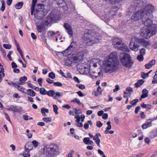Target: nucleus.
<instances>
[{"label": "nucleus", "mask_w": 157, "mask_h": 157, "mask_svg": "<svg viewBox=\"0 0 157 157\" xmlns=\"http://www.w3.org/2000/svg\"><path fill=\"white\" fill-rule=\"evenodd\" d=\"M118 63L117 53L113 52L110 53L108 59L102 63L105 72L112 73L115 71L117 69Z\"/></svg>", "instance_id": "nucleus-1"}, {"label": "nucleus", "mask_w": 157, "mask_h": 157, "mask_svg": "<svg viewBox=\"0 0 157 157\" xmlns=\"http://www.w3.org/2000/svg\"><path fill=\"white\" fill-rule=\"evenodd\" d=\"M88 29L85 30L83 39L84 43L88 46H91L95 43H98L101 39V37L98 33H90Z\"/></svg>", "instance_id": "nucleus-2"}, {"label": "nucleus", "mask_w": 157, "mask_h": 157, "mask_svg": "<svg viewBox=\"0 0 157 157\" xmlns=\"http://www.w3.org/2000/svg\"><path fill=\"white\" fill-rule=\"evenodd\" d=\"M87 54L86 49L79 48V73L82 74H86L89 72L88 66L84 63L85 61L83 60Z\"/></svg>", "instance_id": "nucleus-3"}, {"label": "nucleus", "mask_w": 157, "mask_h": 157, "mask_svg": "<svg viewBox=\"0 0 157 157\" xmlns=\"http://www.w3.org/2000/svg\"><path fill=\"white\" fill-rule=\"evenodd\" d=\"M156 32V29L154 26H144L141 28L140 33L141 36L148 39L150 37L155 35Z\"/></svg>", "instance_id": "nucleus-4"}, {"label": "nucleus", "mask_w": 157, "mask_h": 157, "mask_svg": "<svg viewBox=\"0 0 157 157\" xmlns=\"http://www.w3.org/2000/svg\"><path fill=\"white\" fill-rule=\"evenodd\" d=\"M43 152L52 157L56 156L59 153V147L56 144H51L50 145L45 146L43 148Z\"/></svg>", "instance_id": "nucleus-5"}, {"label": "nucleus", "mask_w": 157, "mask_h": 157, "mask_svg": "<svg viewBox=\"0 0 157 157\" xmlns=\"http://www.w3.org/2000/svg\"><path fill=\"white\" fill-rule=\"evenodd\" d=\"M119 59L121 64L124 66L128 68L131 67L134 63L130 55L124 52L121 53Z\"/></svg>", "instance_id": "nucleus-6"}, {"label": "nucleus", "mask_w": 157, "mask_h": 157, "mask_svg": "<svg viewBox=\"0 0 157 157\" xmlns=\"http://www.w3.org/2000/svg\"><path fill=\"white\" fill-rule=\"evenodd\" d=\"M50 7L48 6H42L36 10L34 14L35 18L38 20H41L49 11Z\"/></svg>", "instance_id": "nucleus-7"}, {"label": "nucleus", "mask_w": 157, "mask_h": 157, "mask_svg": "<svg viewBox=\"0 0 157 157\" xmlns=\"http://www.w3.org/2000/svg\"><path fill=\"white\" fill-rule=\"evenodd\" d=\"M144 13L143 10L141 9L134 13L131 16V20L133 21H136L143 19Z\"/></svg>", "instance_id": "nucleus-8"}, {"label": "nucleus", "mask_w": 157, "mask_h": 157, "mask_svg": "<svg viewBox=\"0 0 157 157\" xmlns=\"http://www.w3.org/2000/svg\"><path fill=\"white\" fill-rule=\"evenodd\" d=\"M141 10H143L145 18L147 17V16L152 17L153 11L154 10V8L151 5H148L146 6L144 9Z\"/></svg>", "instance_id": "nucleus-9"}, {"label": "nucleus", "mask_w": 157, "mask_h": 157, "mask_svg": "<svg viewBox=\"0 0 157 157\" xmlns=\"http://www.w3.org/2000/svg\"><path fill=\"white\" fill-rule=\"evenodd\" d=\"M60 16L55 11H52L50 13L48 18V20L50 22H53L56 21L60 20Z\"/></svg>", "instance_id": "nucleus-10"}, {"label": "nucleus", "mask_w": 157, "mask_h": 157, "mask_svg": "<svg viewBox=\"0 0 157 157\" xmlns=\"http://www.w3.org/2000/svg\"><path fill=\"white\" fill-rule=\"evenodd\" d=\"M67 50H68L70 54L73 52H78V46L77 42L75 41H72L67 48Z\"/></svg>", "instance_id": "nucleus-11"}, {"label": "nucleus", "mask_w": 157, "mask_h": 157, "mask_svg": "<svg viewBox=\"0 0 157 157\" xmlns=\"http://www.w3.org/2000/svg\"><path fill=\"white\" fill-rule=\"evenodd\" d=\"M101 61L99 59L93 58L90 61V67L93 66L94 67H101Z\"/></svg>", "instance_id": "nucleus-12"}, {"label": "nucleus", "mask_w": 157, "mask_h": 157, "mask_svg": "<svg viewBox=\"0 0 157 157\" xmlns=\"http://www.w3.org/2000/svg\"><path fill=\"white\" fill-rule=\"evenodd\" d=\"M152 17L147 16L145 18L144 17L143 19H142V21L144 26H154L155 27L156 26L153 25L152 21L150 19V18Z\"/></svg>", "instance_id": "nucleus-13"}, {"label": "nucleus", "mask_w": 157, "mask_h": 157, "mask_svg": "<svg viewBox=\"0 0 157 157\" xmlns=\"http://www.w3.org/2000/svg\"><path fill=\"white\" fill-rule=\"evenodd\" d=\"M138 42V41H135L134 42L132 40L129 45L130 48L131 50L135 52L137 51L139 46V45L137 44Z\"/></svg>", "instance_id": "nucleus-14"}, {"label": "nucleus", "mask_w": 157, "mask_h": 157, "mask_svg": "<svg viewBox=\"0 0 157 157\" xmlns=\"http://www.w3.org/2000/svg\"><path fill=\"white\" fill-rule=\"evenodd\" d=\"M55 2L60 7H62L63 10H67V4L63 0H55Z\"/></svg>", "instance_id": "nucleus-15"}, {"label": "nucleus", "mask_w": 157, "mask_h": 157, "mask_svg": "<svg viewBox=\"0 0 157 157\" xmlns=\"http://www.w3.org/2000/svg\"><path fill=\"white\" fill-rule=\"evenodd\" d=\"M69 36L71 37L73 36V31L71 25L68 23H65L63 25Z\"/></svg>", "instance_id": "nucleus-16"}, {"label": "nucleus", "mask_w": 157, "mask_h": 157, "mask_svg": "<svg viewBox=\"0 0 157 157\" xmlns=\"http://www.w3.org/2000/svg\"><path fill=\"white\" fill-rule=\"evenodd\" d=\"M138 43L144 47L147 48L150 46V44L149 41L144 39H140L138 40Z\"/></svg>", "instance_id": "nucleus-17"}, {"label": "nucleus", "mask_w": 157, "mask_h": 157, "mask_svg": "<svg viewBox=\"0 0 157 157\" xmlns=\"http://www.w3.org/2000/svg\"><path fill=\"white\" fill-rule=\"evenodd\" d=\"M119 50L123 51L129 52V49L125 44L122 42L117 46V48H115Z\"/></svg>", "instance_id": "nucleus-18"}, {"label": "nucleus", "mask_w": 157, "mask_h": 157, "mask_svg": "<svg viewBox=\"0 0 157 157\" xmlns=\"http://www.w3.org/2000/svg\"><path fill=\"white\" fill-rule=\"evenodd\" d=\"M36 25L37 31L38 33H42L43 31L45 29L44 23L42 22H40L39 25L37 22H36Z\"/></svg>", "instance_id": "nucleus-19"}, {"label": "nucleus", "mask_w": 157, "mask_h": 157, "mask_svg": "<svg viewBox=\"0 0 157 157\" xmlns=\"http://www.w3.org/2000/svg\"><path fill=\"white\" fill-rule=\"evenodd\" d=\"M27 80V77L26 76H23L21 77L19 79L18 82L15 81L16 83L17 88H19L20 87V85H22L25 83V82Z\"/></svg>", "instance_id": "nucleus-20"}, {"label": "nucleus", "mask_w": 157, "mask_h": 157, "mask_svg": "<svg viewBox=\"0 0 157 157\" xmlns=\"http://www.w3.org/2000/svg\"><path fill=\"white\" fill-rule=\"evenodd\" d=\"M122 42V40L119 38H114L113 39V44L114 47L117 48V46Z\"/></svg>", "instance_id": "nucleus-21"}, {"label": "nucleus", "mask_w": 157, "mask_h": 157, "mask_svg": "<svg viewBox=\"0 0 157 157\" xmlns=\"http://www.w3.org/2000/svg\"><path fill=\"white\" fill-rule=\"evenodd\" d=\"M73 63H78V52H74L72 56Z\"/></svg>", "instance_id": "nucleus-22"}, {"label": "nucleus", "mask_w": 157, "mask_h": 157, "mask_svg": "<svg viewBox=\"0 0 157 157\" xmlns=\"http://www.w3.org/2000/svg\"><path fill=\"white\" fill-rule=\"evenodd\" d=\"M99 136L101 137V135L100 133H98L94 136L93 139L95 141L98 146L100 147V140L98 138Z\"/></svg>", "instance_id": "nucleus-23"}, {"label": "nucleus", "mask_w": 157, "mask_h": 157, "mask_svg": "<svg viewBox=\"0 0 157 157\" xmlns=\"http://www.w3.org/2000/svg\"><path fill=\"white\" fill-rule=\"evenodd\" d=\"M90 75L92 79H95L100 75L101 74H102V72H96L93 71H90Z\"/></svg>", "instance_id": "nucleus-24"}, {"label": "nucleus", "mask_w": 157, "mask_h": 157, "mask_svg": "<svg viewBox=\"0 0 157 157\" xmlns=\"http://www.w3.org/2000/svg\"><path fill=\"white\" fill-rule=\"evenodd\" d=\"M78 110L77 109L75 108H74L73 109V112H72V114L73 116L76 115L75 117L76 119V125L77 126H78Z\"/></svg>", "instance_id": "nucleus-25"}, {"label": "nucleus", "mask_w": 157, "mask_h": 157, "mask_svg": "<svg viewBox=\"0 0 157 157\" xmlns=\"http://www.w3.org/2000/svg\"><path fill=\"white\" fill-rule=\"evenodd\" d=\"M133 89H126L127 92H124L123 97L124 98H128L130 97L131 93L133 92Z\"/></svg>", "instance_id": "nucleus-26"}, {"label": "nucleus", "mask_w": 157, "mask_h": 157, "mask_svg": "<svg viewBox=\"0 0 157 157\" xmlns=\"http://www.w3.org/2000/svg\"><path fill=\"white\" fill-rule=\"evenodd\" d=\"M103 90L101 89H94L92 93V94L95 97H97L101 94Z\"/></svg>", "instance_id": "nucleus-27"}, {"label": "nucleus", "mask_w": 157, "mask_h": 157, "mask_svg": "<svg viewBox=\"0 0 157 157\" xmlns=\"http://www.w3.org/2000/svg\"><path fill=\"white\" fill-rule=\"evenodd\" d=\"M33 148L32 144L31 142H29L25 145V150L30 151Z\"/></svg>", "instance_id": "nucleus-28"}, {"label": "nucleus", "mask_w": 157, "mask_h": 157, "mask_svg": "<svg viewBox=\"0 0 157 157\" xmlns=\"http://www.w3.org/2000/svg\"><path fill=\"white\" fill-rule=\"evenodd\" d=\"M155 63V60L152 59L149 63L145 65V67L146 69H148L151 68Z\"/></svg>", "instance_id": "nucleus-29"}, {"label": "nucleus", "mask_w": 157, "mask_h": 157, "mask_svg": "<svg viewBox=\"0 0 157 157\" xmlns=\"http://www.w3.org/2000/svg\"><path fill=\"white\" fill-rule=\"evenodd\" d=\"M84 143L87 145H93V142L92 141L90 140L89 137H85L83 139Z\"/></svg>", "instance_id": "nucleus-30"}, {"label": "nucleus", "mask_w": 157, "mask_h": 157, "mask_svg": "<svg viewBox=\"0 0 157 157\" xmlns=\"http://www.w3.org/2000/svg\"><path fill=\"white\" fill-rule=\"evenodd\" d=\"M152 126V124L151 121L150 122H147L142 125V127L143 129H144L151 127Z\"/></svg>", "instance_id": "nucleus-31"}, {"label": "nucleus", "mask_w": 157, "mask_h": 157, "mask_svg": "<svg viewBox=\"0 0 157 157\" xmlns=\"http://www.w3.org/2000/svg\"><path fill=\"white\" fill-rule=\"evenodd\" d=\"M148 91L146 89H143L142 92V94L141 96L142 98H144L148 96Z\"/></svg>", "instance_id": "nucleus-32"}, {"label": "nucleus", "mask_w": 157, "mask_h": 157, "mask_svg": "<svg viewBox=\"0 0 157 157\" xmlns=\"http://www.w3.org/2000/svg\"><path fill=\"white\" fill-rule=\"evenodd\" d=\"M8 110L15 112H17L18 111V109L17 108V106L13 105H10L9 108H8Z\"/></svg>", "instance_id": "nucleus-33"}, {"label": "nucleus", "mask_w": 157, "mask_h": 157, "mask_svg": "<svg viewBox=\"0 0 157 157\" xmlns=\"http://www.w3.org/2000/svg\"><path fill=\"white\" fill-rule=\"evenodd\" d=\"M27 94L31 96H34L36 94L35 93L32 89H28L27 91Z\"/></svg>", "instance_id": "nucleus-34"}, {"label": "nucleus", "mask_w": 157, "mask_h": 157, "mask_svg": "<svg viewBox=\"0 0 157 157\" xmlns=\"http://www.w3.org/2000/svg\"><path fill=\"white\" fill-rule=\"evenodd\" d=\"M144 82V81L142 79H140L135 84V86L136 87H139L141 86Z\"/></svg>", "instance_id": "nucleus-35"}, {"label": "nucleus", "mask_w": 157, "mask_h": 157, "mask_svg": "<svg viewBox=\"0 0 157 157\" xmlns=\"http://www.w3.org/2000/svg\"><path fill=\"white\" fill-rule=\"evenodd\" d=\"M41 112L43 115L44 116H46L45 113H48L49 112V110L48 109L42 108L41 109Z\"/></svg>", "instance_id": "nucleus-36"}, {"label": "nucleus", "mask_w": 157, "mask_h": 157, "mask_svg": "<svg viewBox=\"0 0 157 157\" xmlns=\"http://www.w3.org/2000/svg\"><path fill=\"white\" fill-rule=\"evenodd\" d=\"M23 5V2H17L15 6L16 8L17 9H20Z\"/></svg>", "instance_id": "nucleus-37"}, {"label": "nucleus", "mask_w": 157, "mask_h": 157, "mask_svg": "<svg viewBox=\"0 0 157 157\" xmlns=\"http://www.w3.org/2000/svg\"><path fill=\"white\" fill-rule=\"evenodd\" d=\"M69 52L68 50H67V48L64 51L61 52H57L56 55H58V53L59 54L61 53V54H63L64 56H67L68 55Z\"/></svg>", "instance_id": "nucleus-38"}, {"label": "nucleus", "mask_w": 157, "mask_h": 157, "mask_svg": "<svg viewBox=\"0 0 157 157\" xmlns=\"http://www.w3.org/2000/svg\"><path fill=\"white\" fill-rule=\"evenodd\" d=\"M55 93L54 90H50L47 92V94L50 97H52Z\"/></svg>", "instance_id": "nucleus-39"}, {"label": "nucleus", "mask_w": 157, "mask_h": 157, "mask_svg": "<svg viewBox=\"0 0 157 157\" xmlns=\"http://www.w3.org/2000/svg\"><path fill=\"white\" fill-rule=\"evenodd\" d=\"M43 120L44 121L48 123L49 122H51L52 119L50 117H44L43 118Z\"/></svg>", "instance_id": "nucleus-40"}, {"label": "nucleus", "mask_w": 157, "mask_h": 157, "mask_svg": "<svg viewBox=\"0 0 157 157\" xmlns=\"http://www.w3.org/2000/svg\"><path fill=\"white\" fill-rule=\"evenodd\" d=\"M0 74H2L3 76H5V74L4 73V68L3 66L0 63Z\"/></svg>", "instance_id": "nucleus-41"}, {"label": "nucleus", "mask_w": 157, "mask_h": 157, "mask_svg": "<svg viewBox=\"0 0 157 157\" xmlns=\"http://www.w3.org/2000/svg\"><path fill=\"white\" fill-rule=\"evenodd\" d=\"M2 6L1 8V10L2 11L4 10L5 8V1L3 0L1 1Z\"/></svg>", "instance_id": "nucleus-42"}, {"label": "nucleus", "mask_w": 157, "mask_h": 157, "mask_svg": "<svg viewBox=\"0 0 157 157\" xmlns=\"http://www.w3.org/2000/svg\"><path fill=\"white\" fill-rule=\"evenodd\" d=\"M15 44L17 47V50L18 52H19V53H20L22 51L21 49H20L19 45V44L16 41V40H15Z\"/></svg>", "instance_id": "nucleus-43"}, {"label": "nucleus", "mask_w": 157, "mask_h": 157, "mask_svg": "<svg viewBox=\"0 0 157 157\" xmlns=\"http://www.w3.org/2000/svg\"><path fill=\"white\" fill-rule=\"evenodd\" d=\"M29 151L25 150V151L23 153V155L25 157H29L30 156V154Z\"/></svg>", "instance_id": "nucleus-44"}, {"label": "nucleus", "mask_w": 157, "mask_h": 157, "mask_svg": "<svg viewBox=\"0 0 157 157\" xmlns=\"http://www.w3.org/2000/svg\"><path fill=\"white\" fill-rule=\"evenodd\" d=\"M138 101V100L137 99H135L132 100V101L130 102V103L133 105L134 106L136 105V103Z\"/></svg>", "instance_id": "nucleus-45"}, {"label": "nucleus", "mask_w": 157, "mask_h": 157, "mask_svg": "<svg viewBox=\"0 0 157 157\" xmlns=\"http://www.w3.org/2000/svg\"><path fill=\"white\" fill-rule=\"evenodd\" d=\"M143 56L144 55L141 54H140V55L138 56L137 57V59L140 61H142L144 59Z\"/></svg>", "instance_id": "nucleus-46"}, {"label": "nucleus", "mask_w": 157, "mask_h": 157, "mask_svg": "<svg viewBox=\"0 0 157 157\" xmlns=\"http://www.w3.org/2000/svg\"><path fill=\"white\" fill-rule=\"evenodd\" d=\"M55 34H56V32L53 31H49L48 32V36L52 37Z\"/></svg>", "instance_id": "nucleus-47"}, {"label": "nucleus", "mask_w": 157, "mask_h": 157, "mask_svg": "<svg viewBox=\"0 0 157 157\" xmlns=\"http://www.w3.org/2000/svg\"><path fill=\"white\" fill-rule=\"evenodd\" d=\"M53 108L54 111L55 112L56 114H58V112L57 111L58 108L57 106L56 105H53Z\"/></svg>", "instance_id": "nucleus-48"}, {"label": "nucleus", "mask_w": 157, "mask_h": 157, "mask_svg": "<svg viewBox=\"0 0 157 157\" xmlns=\"http://www.w3.org/2000/svg\"><path fill=\"white\" fill-rule=\"evenodd\" d=\"M48 76L50 78L53 79L55 78V75L53 72H51L48 74Z\"/></svg>", "instance_id": "nucleus-49"}, {"label": "nucleus", "mask_w": 157, "mask_h": 157, "mask_svg": "<svg viewBox=\"0 0 157 157\" xmlns=\"http://www.w3.org/2000/svg\"><path fill=\"white\" fill-rule=\"evenodd\" d=\"M40 93L43 95H45L47 94V92L45 89H40Z\"/></svg>", "instance_id": "nucleus-50"}, {"label": "nucleus", "mask_w": 157, "mask_h": 157, "mask_svg": "<svg viewBox=\"0 0 157 157\" xmlns=\"http://www.w3.org/2000/svg\"><path fill=\"white\" fill-rule=\"evenodd\" d=\"M141 76L143 79H144L148 77L149 76V75H148V74H147V73H145L144 72H142L141 74Z\"/></svg>", "instance_id": "nucleus-51"}, {"label": "nucleus", "mask_w": 157, "mask_h": 157, "mask_svg": "<svg viewBox=\"0 0 157 157\" xmlns=\"http://www.w3.org/2000/svg\"><path fill=\"white\" fill-rule=\"evenodd\" d=\"M157 82V74H155L153 77L152 83L153 84Z\"/></svg>", "instance_id": "nucleus-52"}, {"label": "nucleus", "mask_w": 157, "mask_h": 157, "mask_svg": "<svg viewBox=\"0 0 157 157\" xmlns=\"http://www.w3.org/2000/svg\"><path fill=\"white\" fill-rule=\"evenodd\" d=\"M32 144L33 145L35 148H36L38 145V142L36 140H33L32 142Z\"/></svg>", "instance_id": "nucleus-53"}, {"label": "nucleus", "mask_w": 157, "mask_h": 157, "mask_svg": "<svg viewBox=\"0 0 157 157\" xmlns=\"http://www.w3.org/2000/svg\"><path fill=\"white\" fill-rule=\"evenodd\" d=\"M140 54L144 55L146 53V49L144 48H142L141 49L140 51Z\"/></svg>", "instance_id": "nucleus-54"}, {"label": "nucleus", "mask_w": 157, "mask_h": 157, "mask_svg": "<svg viewBox=\"0 0 157 157\" xmlns=\"http://www.w3.org/2000/svg\"><path fill=\"white\" fill-rule=\"evenodd\" d=\"M3 46L4 48L8 49H10L11 47V46L8 44H4Z\"/></svg>", "instance_id": "nucleus-55"}, {"label": "nucleus", "mask_w": 157, "mask_h": 157, "mask_svg": "<svg viewBox=\"0 0 157 157\" xmlns=\"http://www.w3.org/2000/svg\"><path fill=\"white\" fill-rule=\"evenodd\" d=\"M13 53V51H9L8 54L7 55V57L8 58V59L10 60H12V59L11 57L10 56V55H11Z\"/></svg>", "instance_id": "nucleus-56"}, {"label": "nucleus", "mask_w": 157, "mask_h": 157, "mask_svg": "<svg viewBox=\"0 0 157 157\" xmlns=\"http://www.w3.org/2000/svg\"><path fill=\"white\" fill-rule=\"evenodd\" d=\"M103 125V124L100 121H98L96 122V126L100 128Z\"/></svg>", "instance_id": "nucleus-57"}, {"label": "nucleus", "mask_w": 157, "mask_h": 157, "mask_svg": "<svg viewBox=\"0 0 157 157\" xmlns=\"http://www.w3.org/2000/svg\"><path fill=\"white\" fill-rule=\"evenodd\" d=\"M8 84L9 85L13 86V87L15 88H17V85L16 84V82H15L14 83L12 82H8Z\"/></svg>", "instance_id": "nucleus-58"}, {"label": "nucleus", "mask_w": 157, "mask_h": 157, "mask_svg": "<svg viewBox=\"0 0 157 157\" xmlns=\"http://www.w3.org/2000/svg\"><path fill=\"white\" fill-rule=\"evenodd\" d=\"M55 94L56 96H54L53 97V98L55 99H57L56 97H60L61 96V94L59 92H56Z\"/></svg>", "instance_id": "nucleus-59"}, {"label": "nucleus", "mask_w": 157, "mask_h": 157, "mask_svg": "<svg viewBox=\"0 0 157 157\" xmlns=\"http://www.w3.org/2000/svg\"><path fill=\"white\" fill-rule=\"evenodd\" d=\"M85 118V115L83 114H82L81 115L80 117H79V122L80 121V119H81V121L82 122H83L84 121Z\"/></svg>", "instance_id": "nucleus-60"}, {"label": "nucleus", "mask_w": 157, "mask_h": 157, "mask_svg": "<svg viewBox=\"0 0 157 157\" xmlns=\"http://www.w3.org/2000/svg\"><path fill=\"white\" fill-rule=\"evenodd\" d=\"M37 82L39 84L42 86V84L43 82V79L41 78H40L37 79Z\"/></svg>", "instance_id": "nucleus-61"}, {"label": "nucleus", "mask_w": 157, "mask_h": 157, "mask_svg": "<svg viewBox=\"0 0 157 157\" xmlns=\"http://www.w3.org/2000/svg\"><path fill=\"white\" fill-rule=\"evenodd\" d=\"M53 85L58 86L61 87L62 86V84L59 82H56L54 83Z\"/></svg>", "instance_id": "nucleus-62"}, {"label": "nucleus", "mask_w": 157, "mask_h": 157, "mask_svg": "<svg viewBox=\"0 0 157 157\" xmlns=\"http://www.w3.org/2000/svg\"><path fill=\"white\" fill-rule=\"evenodd\" d=\"M140 114V117L142 119H144L145 117V115L144 114V112L141 111Z\"/></svg>", "instance_id": "nucleus-63"}, {"label": "nucleus", "mask_w": 157, "mask_h": 157, "mask_svg": "<svg viewBox=\"0 0 157 157\" xmlns=\"http://www.w3.org/2000/svg\"><path fill=\"white\" fill-rule=\"evenodd\" d=\"M108 117V114L107 113H105L103 114L102 118L104 120L107 119Z\"/></svg>", "instance_id": "nucleus-64"}]
</instances>
